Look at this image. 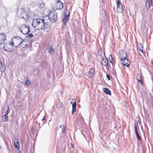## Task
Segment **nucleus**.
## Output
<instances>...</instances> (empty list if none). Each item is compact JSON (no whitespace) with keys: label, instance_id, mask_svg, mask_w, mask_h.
Wrapping results in <instances>:
<instances>
[{"label":"nucleus","instance_id":"nucleus-1","mask_svg":"<svg viewBox=\"0 0 153 153\" xmlns=\"http://www.w3.org/2000/svg\"><path fill=\"white\" fill-rule=\"evenodd\" d=\"M32 25L34 28L37 27L39 29L43 30L44 31L48 32L49 26L47 22H45L44 19L37 18L33 21Z\"/></svg>","mask_w":153,"mask_h":153},{"label":"nucleus","instance_id":"nucleus-2","mask_svg":"<svg viewBox=\"0 0 153 153\" xmlns=\"http://www.w3.org/2000/svg\"><path fill=\"white\" fill-rule=\"evenodd\" d=\"M119 57L122 61V63L123 65L127 67L129 66L130 62L126 58L127 55L126 52H123L122 53H119Z\"/></svg>","mask_w":153,"mask_h":153},{"label":"nucleus","instance_id":"nucleus-3","mask_svg":"<svg viewBox=\"0 0 153 153\" xmlns=\"http://www.w3.org/2000/svg\"><path fill=\"white\" fill-rule=\"evenodd\" d=\"M14 43L13 42V40H11L10 42H6L4 44L2 48L5 51L10 52L12 51L11 49L14 47Z\"/></svg>","mask_w":153,"mask_h":153},{"label":"nucleus","instance_id":"nucleus-4","mask_svg":"<svg viewBox=\"0 0 153 153\" xmlns=\"http://www.w3.org/2000/svg\"><path fill=\"white\" fill-rule=\"evenodd\" d=\"M49 19L53 22H56L58 19L57 14L55 11H50L48 14Z\"/></svg>","mask_w":153,"mask_h":153},{"label":"nucleus","instance_id":"nucleus-5","mask_svg":"<svg viewBox=\"0 0 153 153\" xmlns=\"http://www.w3.org/2000/svg\"><path fill=\"white\" fill-rule=\"evenodd\" d=\"M11 40H13V42L14 43V47H15L19 46L23 41V39L19 36H14Z\"/></svg>","mask_w":153,"mask_h":153},{"label":"nucleus","instance_id":"nucleus-6","mask_svg":"<svg viewBox=\"0 0 153 153\" xmlns=\"http://www.w3.org/2000/svg\"><path fill=\"white\" fill-rule=\"evenodd\" d=\"M19 30L21 33L26 35L30 32L29 27L25 24H22L19 27Z\"/></svg>","mask_w":153,"mask_h":153},{"label":"nucleus","instance_id":"nucleus-7","mask_svg":"<svg viewBox=\"0 0 153 153\" xmlns=\"http://www.w3.org/2000/svg\"><path fill=\"white\" fill-rule=\"evenodd\" d=\"M63 7L62 3L60 0L57 1L55 4V8L56 10H59L62 9Z\"/></svg>","mask_w":153,"mask_h":153},{"label":"nucleus","instance_id":"nucleus-8","mask_svg":"<svg viewBox=\"0 0 153 153\" xmlns=\"http://www.w3.org/2000/svg\"><path fill=\"white\" fill-rule=\"evenodd\" d=\"M6 39V36L3 33L0 34V45L3 44Z\"/></svg>","mask_w":153,"mask_h":153},{"label":"nucleus","instance_id":"nucleus-9","mask_svg":"<svg viewBox=\"0 0 153 153\" xmlns=\"http://www.w3.org/2000/svg\"><path fill=\"white\" fill-rule=\"evenodd\" d=\"M73 101L74 102H71V103L72 104V114H73L76 111V100L75 99H73Z\"/></svg>","mask_w":153,"mask_h":153},{"label":"nucleus","instance_id":"nucleus-10","mask_svg":"<svg viewBox=\"0 0 153 153\" xmlns=\"http://www.w3.org/2000/svg\"><path fill=\"white\" fill-rule=\"evenodd\" d=\"M95 71V69L93 68H91L89 71L88 77L91 79L94 76V73Z\"/></svg>","mask_w":153,"mask_h":153},{"label":"nucleus","instance_id":"nucleus-11","mask_svg":"<svg viewBox=\"0 0 153 153\" xmlns=\"http://www.w3.org/2000/svg\"><path fill=\"white\" fill-rule=\"evenodd\" d=\"M6 107L7 109V113H6V114L4 115L2 117V120L4 122H7L8 120V119L7 115L8 113L9 108L8 106H7Z\"/></svg>","mask_w":153,"mask_h":153},{"label":"nucleus","instance_id":"nucleus-12","mask_svg":"<svg viewBox=\"0 0 153 153\" xmlns=\"http://www.w3.org/2000/svg\"><path fill=\"white\" fill-rule=\"evenodd\" d=\"M68 13H69L68 15H65L64 18L62 19V22L63 23V24L64 25H65L66 24L68 20L69 19V15L70 14L69 12Z\"/></svg>","mask_w":153,"mask_h":153},{"label":"nucleus","instance_id":"nucleus-13","mask_svg":"<svg viewBox=\"0 0 153 153\" xmlns=\"http://www.w3.org/2000/svg\"><path fill=\"white\" fill-rule=\"evenodd\" d=\"M102 62V65L105 66H108V60L107 58L105 57V58H103Z\"/></svg>","mask_w":153,"mask_h":153},{"label":"nucleus","instance_id":"nucleus-14","mask_svg":"<svg viewBox=\"0 0 153 153\" xmlns=\"http://www.w3.org/2000/svg\"><path fill=\"white\" fill-rule=\"evenodd\" d=\"M137 80L142 85L143 84L142 77L141 74H137L136 76Z\"/></svg>","mask_w":153,"mask_h":153},{"label":"nucleus","instance_id":"nucleus-15","mask_svg":"<svg viewBox=\"0 0 153 153\" xmlns=\"http://www.w3.org/2000/svg\"><path fill=\"white\" fill-rule=\"evenodd\" d=\"M14 146L16 149L19 148V140L17 138H16L14 141Z\"/></svg>","mask_w":153,"mask_h":153},{"label":"nucleus","instance_id":"nucleus-16","mask_svg":"<svg viewBox=\"0 0 153 153\" xmlns=\"http://www.w3.org/2000/svg\"><path fill=\"white\" fill-rule=\"evenodd\" d=\"M117 11L118 13H122L123 11V9L122 5L117 7Z\"/></svg>","mask_w":153,"mask_h":153},{"label":"nucleus","instance_id":"nucleus-17","mask_svg":"<svg viewBox=\"0 0 153 153\" xmlns=\"http://www.w3.org/2000/svg\"><path fill=\"white\" fill-rule=\"evenodd\" d=\"M103 91L104 92L107 94L109 95H111V91L107 88H104Z\"/></svg>","mask_w":153,"mask_h":153},{"label":"nucleus","instance_id":"nucleus-18","mask_svg":"<svg viewBox=\"0 0 153 153\" xmlns=\"http://www.w3.org/2000/svg\"><path fill=\"white\" fill-rule=\"evenodd\" d=\"M109 60L110 62L114 65V60L112 57V55H109Z\"/></svg>","mask_w":153,"mask_h":153},{"label":"nucleus","instance_id":"nucleus-19","mask_svg":"<svg viewBox=\"0 0 153 153\" xmlns=\"http://www.w3.org/2000/svg\"><path fill=\"white\" fill-rule=\"evenodd\" d=\"M137 47L138 48V50H139L141 48H143V46L142 44L140 43H137Z\"/></svg>","mask_w":153,"mask_h":153},{"label":"nucleus","instance_id":"nucleus-20","mask_svg":"<svg viewBox=\"0 0 153 153\" xmlns=\"http://www.w3.org/2000/svg\"><path fill=\"white\" fill-rule=\"evenodd\" d=\"M25 83L24 85L28 86L30 85L31 82L29 81L28 79H27L25 81Z\"/></svg>","mask_w":153,"mask_h":153},{"label":"nucleus","instance_id":"nucleus-21","mask_svg":"<svg viewBox=\"0 0 153 153\" xmlns=\"http://www.w3.org/2000/svg\"><path fill=\"white\" fill-rule=\"evenodd\" d=\"M48 51L50 53H53L54 52V49L51 47L49 48Z\"/></svg>","mask_w":153,"mask_h":153},{"label":"nucleus","instance_id":"nucleus-22","mask_svg":"<svg viewBox=\"0 0 153 153\" xmlns=\"http://www.w3.org/2000/svg\"><path fill=\"white\" fill-rule=\"evenodd\" d=\"M135 133L137 140L138 141L140 140H141V138L139 135V133L137 132V131L135 132Z\"/></svg>","mask_w":153,"mask_h":153},{"label":"nucleus","instance_id":"nucleus-23","mask_svg":"<svg viewBox=\"0 0 153 153\" xmlns=\"http://www.w3.org/2000/svg\"><path fill=\"white\" fill-rule=\"evenodd\" d=\"M150 1L146 0V8L149 7Z\"/></svg>","mask_w":153,"mask_h":153},{"label":"nucleus","instance_id":"nucleus-24","mask_svg":"<svg viewBox=\"0 0 153 153\" xmlns=\"http://www.w3.org/2000/svg\"><path fill=\"white\" fill-rule=\"evenodd\" d=\"M106 26L105 25V23L104 22H102L101 24V28L102 29H105Z\"/></svg>","mask_w":153,"mask_h":153},{"label":"nucleus","instance_id":"nucleus-25","mask_svg":"<svg viewBox=\"0 0 153 153\" xmlns=\"http://www.w3.org/2000/svg\"><path fill=\"white\" fill-rule=\"evenodd\" d=\"M33 35L32 33H30L27 36V37L28 38H31L33 36Z\"/></svg>","mask_w":153,"mask_h":153},{"label":"nucleus","instance_id":"nucleus-26","mask_svg":"<svg viewBox=\"0 0 153 153\" xmlns=\"http://www.w3.org/2000/svg\"><path fill=\"white\" fill-rule=\"evenodd\" d=\"M117 7H118V6H120V5H121L120 4V0H118L117 2Z\"/></svg>","mask_w":153,"mask_h":153},{"label":"nucleus","instance_id":"nucleus-27","mask_svg":"<svg viewBox=\"0 0 153 153\" xmlns=\"http://www.w3.org/2000/svg\"><path fill=\"white\" fill-rule=\"evenodd\" d=\"M63 127L62 128V131L64 133L65 131V127L64 125H63Z\"/></svg>","mask_w":153,"mask_h":153},{"label":"nucleus","instance_id":"nucleus-28","mask_svg":"<svg viewBox=\"0 0 153 153\" xmlns=\"http://www.w3.org/2000/svg\"><path fill=\"white\" fill-rule=\"evenodd\" d=\"M106 77L107 78L108 80H109L110 79V76L108 74H106Z\"/></svg>","mask_w":153,"mask_h":153},{"label":"nucleus","instance_id":"nucleus-29","mask_svg":"<svg viewBox=\"0 0 153 153\" xmlns=\"http://www.w3.org/2000/svg\"><path fill=\"white\" fill-rule=\"evenodd\" d=\"M141 51L143 54V48H141L139 50H137V51Z\"/></svg>","mask_w":153,"mask_h":153},{"label":"nucleus","instance_id":"nucleus-30","mask_svg":"<svg viewBox=\"0 0 153 153\" xmlns=\"http://www.w3.org/2000/svg\"><path fill=\"white\" fill-rule=\"evenodd\" d=\"M45 119L46 117L45 116H44L42 118V121H44L45 120Z\"/></svg>","mask_w":153,"mask_h":153},{"label":"nucleus","instance_id":"nucleus-31","mask_svg":"<svg viewBox=\"0 0 153 153\" xmlns=\"http://www.w3.org/2000/svg\"><path fill=\"white\" fill-rule=\"evenodd\" d=\"M135 132H137V128L136 125H135Z\"/></svg>","mask_w":153,"mask_h":153},{"label":"nucleus","instance_id":"nucleus-32","mask_svg":"<svg viewBox=\"0 0 153 153\" xmlns=\"http://www.w3.org/2000/svg\"><path fill=\"white\" fill-rule=\"evenodd\" d=\"M71 145L72 148H73V144H72L71 143Z\"/></svg>","mask_w":153,"mask_h":153},{"label":"nucleus","instance_id":"nucleus-33","mask_svg":"<svg viewBox=\"0 0 153 153\" xmlns=\"http://www.w3.org/2000/svg\"><path fill=\"white\" fill-rule=\"evenodd\" d=\"M101 51H102L101 50H99V51H98V52L99 53L100 52L101 53Z\"/></svg>","mask_w":153,"mask_h":153},{"label":"nucleus","instance_id":"nucleus-34","mask_svg":"<svg viewBox=\"0 0 153 153\" xmlns=\"http://www.w3.org/2000/svg\"><path fill=\"white\" fill-rule=\"evenodd\" d=\"M21 17H22L23 19H25V18L24 17V16H21Z\"/></svg>","mask_w":153,"mask_h":153},{"label":"nucleus","instance_id":"nucleus-35","mask_svg":"<svg viewBox=\"0 0 153 153\" xmlns=\"http://www.w3.org/2000/svg\"><path fill=\"white\" fill-rule=\"evenodd\" d=\"M19 153H22V152L20 151L19 152Z\"/></svg>","mask_w":153,"mask_h":153},{"label":"nucleus","instance_id":"nucleus-36","mask_svg":"<svg viewBox=\"0 0 153 153\" xmlns=\"http://www.w3.org/2000/svg\"><path fill=\"white\" fill-rule=\"evenodd\" d=\"M151 4H152V0H151Z\"/></svg>","mask_w":153,"mask_h":153},{"label":"nucleus","instance_id":"nucleus-37","mask_svg":"<svg viewBox=\"0 0 153 153\" xmlns=\"http://www.w3.org/2000/svg\"><path fill=\"white\" fill-rule=\"evenodd\" d=\"M123 57L124 56H125V55L124 56H122Z\"/></svg>","mask_w":153,"mask_h":153},{"label":"nucleus","instance_id":"nucleus-38","mask_svg":"<svg viewBox=\"0 0 153 153\" xmlns=\"http://www.w3.org/2000/svg\"><path fill=\"white\" fill-rule=\"evenodd\" d=\"M24 14H26V13H24Z\"/></svg>","mask_w":153,"mask_h":153}]
</instances>
